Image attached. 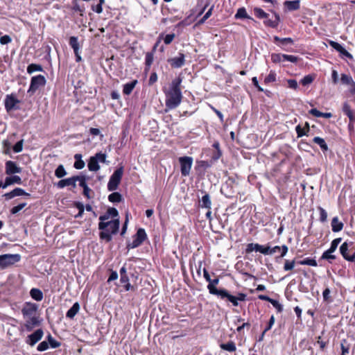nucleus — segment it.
Here are the masks:
<instances>
[{
	"label": "nucleus",
	"instance_id": "obj_22",
	"mask_svg": "<svg viewBox=\"0 0 355 355\" xmlns=\"http://www.w3.org/2000/svg\"><path fill=\"white\" fill-rule=\"evenodd\" d=\"M342 110L343 113L349 118V123H355L354 112L347 102H345L343 103Z\"/></svg>",
	"mask_w": 355,
	"mask_h": 355
},
{
	"label": "nucleus",
	"instance_id": "obj_2",
	"mask_svg": "<svg viewBox=\"0 0 355 355\" xmlns=\"http://www.w3.org/2000/svg\"><path fill=\"white\" fill-rule=\"evenodd\" d=\"M254 13L257 18L258 19H264L263 24L270 28H276L278 27L280 22V16L279 15L275 12V10H271V12L275 16V19H268V14L266 13L262 8L255 7L254 8Z\"/></svg>",
	"mask_w": 355,
	"mask_h": 355
},
{
	"label": "nucleus",
	"instance_id": "obj_16",
	"mask_svg": "<svg viewBox=\"0 0 355 355\" xmlns=\"http://www.w3.org/2000/svg\"><path fill=\"white\" fill-rule=\"evenodd\" d=\"M219 283V278L216 277L215 279H211V281L209 282L207 285V289L209 290V292L211 295H215L219 296L222 292L225 290L223 289H218L216 288V286Z\"/></svg>",
	"mask_w": 355,
	"mask_h": 355
},
{
	"label": "nucleus",
	"instance_id": "obj_45",
	"mask_svg": "<svg viewBox=\"0 0 355 355\" xmlns=\"http://www.w3.org/2000/svg\"><path fill=\"white\" fill-rule=\"evenodd\" d=\"M67 175V171H65L63 165H59L55 171V175L58 178H62Z\"/></svg>",
	"mask_w": 355,
	"mask_h": 355
},
{
	"label": "nucleus",
	"instance_id": "obj_33",
	"mask_svg": "<svg viewBox=\"0 0 355 355\" xmlns=\"http://www.w3.org/2000/svg\"><path fill=\"white\" fill-rule=\"evenodd\" d=\"M80 309V305L78 302H76L73 304V306L67 311L66 313V317L70 319L74 318V316L78 313Z\"/></svg>",
	"mask_w": 355,
	"mask_h": 355
},
{
	"label": "nucleus",
	"instance_id": "obj_52",
	"mask_svg": "<svg viewBox=\"0 0 355 355\" xmlns=\"http://www.w3.org/2000/svg\"><path fill=\"white\" fill-rule=\"evenodd\" d=\"M259 248V243H248L247 245V246H246V248H245V252L247 254H250V253H251L253 251L257 252V248Z\"/></svg>",
	"mask_w": 355,
	"mask_h": 355
},
{
	"label": "nucleus",
	"instance_id": "obj_31",
	"mask_svg": "<svg viewBox=\"0 0 355 355\" xmlns=\"http://www.w3.org/2000/svg\"><path fill=\"white\" fill-rule=\"evenodd\" d=\"M219 346L221 349L229 352H234L236 350V344L232 340H230L227 343H220Z\"/></svg>",
	"mask_w": 355,
	"mask_h": 355
},
{
	"label": "nucleus",
	"instance_id": "obj_17",
	"mask_svg": "<svg viewBox=\"0 0 355 355\" xmlns=\"http://www.w3.org/2000/svg\"><path fill=\"white\" fill-rule=\"evenodd\" d=\"M77 179L78 178H75V176L63 179L60 180L56 184V186L59 189H63L65 187H71L73 189H75L76 187Z\"/></svg>",
	"mask_w": 355,
	"mask_h": 355
},
{
	"label": "nucleus",
	"instance_id": "obj_6",
	"mask_svg": "<svg viewBox=\"0 0 355 355\" xmlns=\"http://www.w3.org/2000/svg\"><path fill=\"white\" fill-rule=\"evenodd\" d=\"M106 162V155L102 153H96L90 157L87 166L90 171H97L100 168L99 164Z\"/></svg>",
	"mask_w": 355,
	"mask_h": 355
},
{
	"label": "nucleus",
	"instance_id": "obj_28",
	"mask_svg": "<svg viewBox=\"0 0 355 355\" xmlns=\"http://www.w3.org/2000/svg\"><path fill=\"white\" fill-rule=\"evenodd\" d=\"M22 183L21 179L18 175H12L7 177L3 183L4 187H8L14 184H21Z\"/></svg>",
	"mask_w": 355,
	"mask_h": 355
},
{
	"label": "nucleus",
	"instance_id": "obj_23",
	"mask_svg": "<svg viewBox=\"0 0 355 355\" xmlns=\"http://www.w3.org/2000/svg\"><path fill=\"white\" fill-rule=\"evenodd\" d=\"M283 4L286 11L291 12L297 10L300 8V0L285 1Z\"/></svg>",
	"mask_w": 355,
	"mask_h": 355
},
{
	"label": "nucleus",
	"instance_id": "obj_14",
	"mask_svg": "<svg viewBox=\"0 0 355 355\" xmlns=\"http://www.w3.org/2000/svg\"><path fill=\"white\" fill-rule=\"evenodd\" d=\"M44 335L42 329H38L33 334L28 336L26 338V343L31 346L35 345L38 341H40Z\"/></svg>",
	"mask_w": 355,
	"mask_h": 355
},
{
	"label": "nucleus",
	"instance_id": "obj_62",
	"mask_svg": "<svg viewBox=\"0 0 355 355\" xmlns=\"http://www.w3.org/2000/svg\"><path fill=\"white\" fill-rule=\"evenodd\" d=\"M259 248H257V252L263 254H270L269 246H263L259 244Z\"/></svg>",
	"mask_w": 355,
	"mask_h": 355
},
{
	"label": "nucleus",
	"instance_id": "obj_43",
	"mask_svg": "<svg viewBox=\"0 0 355 355\" xmlns=\"http://www.w3.org/2000/svg\"><path fill=\"white\" fill-rule=\"evenodd\" d=\"M43 68L40 64H31L27 67V73L29 74L33 73L35 71H42Z\"/></svg>",
	"mask_w": 355,
	"mask_h": 355
},
{
	"label": "nucleus",
	"instance_id": "obj_35",
	"mask_svg": "<svg viewBox=\"0 0 355 355\" xmlns=\"http://www.w3.org/2000/svg\"><path fill=\"white\" fill-rule=\"evenodd\" d=\"M30 295L33 300L38 302L42 300L43 299V293L38 288H32L30 291Z\"/></svg>",
	"mask_w": 355,
	"mask_h": 355
},
{
	"label": "nucleus",
	"instance_id": "obj_53",
	"mask_svg": "<svg viewBox=\"0 0 355 355\" xmlns=\"http://www.w3.org/2000/svg\"><path fill=\"white\" fill-rule=\"evenodd\" d=\"M48 343L52 348H57L60 346V343L55 340L51 334L47 336Z\"/></svg>",
	"mask_w": 355,
	"mask_h": 355
},
{
	"label": "nucleus",
	"instance_id": "obj_11",
	"mask_svg": "<svg viewBox=\"0 0 355 355\" xmlns=\"http://www.w3.org/2000/svg\"><path fill=\"white\" fill-rule=\"evenodd\" d=\"M18 103H19V101L13 94L6 96L4 104L7 112L17 110L18 108L17 105Z\"/></svg>",
	"mask_w": 355,
	"mask_h": 355
},
{
	"label": "nucleus",
	"instance_id": "obj_56",
	"mask_svg": "<svg viewBox=\"0 0 355 355\" xmlns=\"http://www.w3.org/2000/svg\"><path fill=\"white\" fill-rule=\"evenodd\" d=\"M119 230V219H112V235L118 233Z\"/></svg>",
	"mask_w": 355,
	"mask_h": 355
},
{
	"label": "nucleus",
	"instance_id": "obj_39",
	"mask_svg": "<svg viewBox=\"0 0 355 355\" xmlns=\"http://www.w3.org/2000/svg\"><path fill=\"white\" fill-rule=\"evenodd\" d=\"M69 45L73 49V52L79 51L80 45L77 37L71 36L69 38Z\"/></svg>",
	"mask_w": 355,
	"mask_h": 355
},
{
	"label": "nucleus",
	"instance_id": "obj_64",
	"mask_svg": "<svg viewBox=\"0 0 355 355\" xmlns=\"http://www.w3.org/2000/svg\"><path fill=\"white\" fill-rule=\"evenodd\" d=\"M73 10L75 12H80V15H83V12H84V8H82L78 3L77 1H73Z\"/></svg>",
	"mask_w": 355,
	"mask_h": 355
},
{
	"label": "nucleus",
	"instance_id": "obj_59",
	"mask_svg": "<svg viewBox=\"0 0 355 355\" xmlns=\"http://www.w3.org/2000/svg\"><path fill=\"white\" fill-rule=\"evenodd\" d=\"M252 82L253 85L257 89V90L259 92H264L265 94H267L268 92H269V91H268V90L264 91L263 89L259 85V81H258L257 77H253L252 78Z\"/></svg>",
	"mask_w": 355,
	"mask_h": 355
},
{
	"label": "nucleus",
	"instance_id": "obj_9",
	"mask_svg": "<svg viewBox=\"0 0 355 355\" xmlns=\"http://www.w3.org/2000/svg\"><path fill=\"white\" fill-rule=\"evenodd\" d=\"M298 60L299 58L293 55L276 53H273L271 54V61L275 64L280 63L282 62L285 61L291 62L293 63H297Z\"/></svg>",
	"mask_w": 355,
	"mask_h": 355
},
{
	"label": "nucleus",
	"instance_id": "obj_24",
	"mask_svg": "<svg viewBox=\"0 0 355 355\" xmlns=\"http://www.w3.org/2000/svg\"><path fill=\"white\" fill-rule=\"evenodd\" d=\"M212 147L214 148V150L211 155L210 160L214 164L222 156V151L220 148V144L218 141H215L212 144Z\"/></svg>",
	"mask_w": 355,
	"mask_h": 355
},
{
	"label": "nucleus",
	"instance_id": "obj_38",
	"mask_svg": "<svg viewBox=\"0 0 355 355\" xmlns=\"http://www.w3.org/2000/svg\"><path fill=\"white\" fill-rule=\"evenodd\" d=\"M74 158L76 159L73 165L74 168H76V169L83 168L85 166V162L82 159V155L80 154H76L74 155Z\"/></svg>",
	"mask_w": 355,
	"mask_h": 355
},
{
	"label": "nucleus",
	"instance_id": "obj_54",
	"mask_svg": "<svg viewBox=\"0 0 355 355\" xmlns=\"http://www.w3.org/2000/svg\"><path fill=\"white\" fill-rule=\"evenodd\" d=\"M331 254V252H329L328 250L324 251L322 254L321 259H326L331 263L330 260H334L336 258L335 255Z\"/></svg>",
	"mask_w": 355,
	"mask_h": 355
},
{
	"label": "nucleus",
	"instance_id": "obj_20",
	"mask_svg": "<svg viewBox=\"0 0 355 355\" xmlns=\"http://www.w3.org/2000/svg\"><path fill=\"white\" fill-rule=\"evenodd\" d=\"M24 319L26 320L24 327L28 331H32L34 327L38 326L40 323L38 316H33Z\"/></svg>",
	"mask_w": 355,
	"mask_h": 355
},
{
	"label": "nucleus",
	"instance_id": "obj_12",
	"mask_svg": "<svg viewBox=\"0 0 355 355\" xmlns=\"http://www.w3.org/2000/svg\"><path fill=\"white\" fill-rule=\"evenodd\" d=\"M329 43L332 48H334L340 53L341 58L345 57L351 60L353 59L352 55L349 53L340 44L331 40L329 41Z\"/></svg>",
	"mask_w": 355,
	"mask_h": 355
},
{
	"label": "nucleus",
	"instance_id": "obj_3",
	"mask_svg": "<svg viewBox=\"0 0 355 355\" xmlns=\"http://www.w3.org/2000/svg\"><path fill=\"white\" fill-rule=\"evenodd\" d=\"M111 216V208L109 207L105 214L99 217L100 223L98 224V228L101 230L100 232V238L102 240H105L108 242L111 240V233L106 229L110 224L111 220L105 221Z\"/></svg>",
	"mask_w": 355,
	"mask_h": 355
},
{
	"label": "nucleus",
	"instance_id": "obj_29",
	"mask_svg": "<svg viewBox=\"0 0 355 355\" xmlns=\"http://www.w3.org/2000/svg\"><path fill=\"white\" fill-rule=\"evenodd\" d=\"M343 223L339 221L337 216L334 217L331 220V229L334 232H338L343 228Z\"/></svg>",
	"mask_w": 355,
	"mask_h": 355
},
{
	"label": "nucleus",
	"instance_id": "obj_1",
	"mask_svg": "<svg viewBox=\"0 0 355 355\" xmlns=\"http://www.w3.org/2000/svg\"><path fill=\"white\" fill-rule=\"evenodd\" d=\"M182 81V78H176L172 81L168 90L165 92L166 106L169 110L176 108L182 101V94L180 88Z\"/></svg>",
	"mask_w": 355,
	"mask_h": 355
},
{
	"label": "nucleus",
	"instance_id": "obj_41",
	"mask_svg": "<svg viewBox=\"0 0 355 355\" xmlns=\"http://www.w3.org/2000/svg\"><path fill=\"white\" fill-rule=\"evenodd\" d=\"M297 263L300 265H307L314 267L318 266L316 260L310 257H307L303 260L299 261H297Z\"/></svg>",
	"mask_w": 355,
	"mask_h": 355
},
{
	"label": "nucleus",
	"instance_id": "obj_7",
	"mask_svg": "<svg viewBox=\"0 0 355 355\" xmlns=\"http://www.w3.org/2000/svg\"><path fill=\"white\" fill-rule=\"evenodd\" d=\"M46 78L42 75H37L33 76L31 80L30 87L28 89V93L33 95L41 87L46 84Z\"/></svg>",
	"mask_w": 355,
	"mask_h": 355
},
{
	"label": "nucleus",
	"instance_id": "obj_55",
	"mask_svg": "<svg viewBox=\"0 0 355 355\" xmlns=\"http://www.w3.org/2000/svg\"><path fill=\"white\" fill-rule=\"evenodd\" d=\"M26 206V202L20 203L18 205L13 207L10 209V212H11L12 214H16L19 211H21L23 208H24Z\"/></svg>",
	"mask_w": 355,
	"mask_h": 355
},
{
	"label": "nucleus",
	"instance_id": "obj_49",
	"mask_svg": "<svg viewBox=\"0 0 355 355\" xmlns=\"http://www.w3.org/2000/svg\"><path fill=\"white\" fill-rule=\"evenodd\" d=\"M318 210L320 212V221L321 223H325L327 219V213L324 208L322 207H318Z\"/></svg>",
	"mask_w": 355,
	"mask_h": 355
},
{
	"label": "nucleus",
	"instance_id": "obj_36",
	"mask_svg": "<svg viewBox=\"0 0 355 355\" xmlns=\"http://www.w3.org/2000/svg\"><path fill=\"white\" fill-rule=\"evenodd\" d=\"M313 141L320 146L321 150L324 153L328 150V146L326 144L324 139L320 137H315L313 139Z\"/></svg>",
	"mask_w": 355,
	"mask_h": 355
},
{
	"label": "nucleus",
	"instance_id": "obj_30",
	"mask_svg": "<svg viewBox=\"0 0 355 355\" xmlns=\"http://www.w3.org/2000/svg\"><path fill=\"white\" fill-rule=\"evenodd\" d=\"M196 170H203L206 171L207 168H210L214 163L211 160H200L196 162Z\"/></svg>",
	"mask_w": 355,
	"mask_h": 355
},
{
	"label": "nucleus",
	"instance_id": "obj_27",
	"mask_svg": "<svg viewBox=\"0 0 355 355\" xmlns=\"http://www.w3.org/2000/svg\"><path fill=\"white\" fill-rule=\"evenodd\" d=\"M137 83H138L137 80H133L123 85V94L127 95V96L130 95L132 92L134 88L137 85Z\"/></svg>",
	"mask_w": 355,
	"mask_h": 355
},
{
	"label": "nucleus",
	"instance_id": "obj_51",
	"mask_svg": "<svg viewBox=\"0 0 355 355\" xmlns=\"http://www.w3.org/2000/svg\"><path fill=\"white\" fill-rule=\"evenodd\" d=\"M340 80L343 84L349 85H351V84L354 82L352 78L350 76L345 74V73L341 74Z\"/></svg>",
	"mask_w": 355,
	"mask_h": 355
},
{
	"label": "nucleus",
	"instance_id": "obj_13",
	"mask_svg": "<svg viewBox=\"0 0 355 355\" xmlns=\"http://www.w3.org/2000/svg\"><path fill=\"white\" fill-rule=\"evenodd\" d=\"M168 62L172 68H180L185 63V55L182 53H179L178 56L169 58Z\"/></svg>",
	"mask_w": 355,
	"mask_h": 355
},
{
	"label": "nucleus",
	"instance_id": "obj_15",
	"mask_svg": "<svg viewBox=\"0 0 355 355\" xmlns=\"http://www.w3.org/2000/svg\"><path fill=\"white\" fill-rule=\"evenodd\" d=\"M123 174V166H120L112 174V191L118 189Z\"/></svg>",
	"mask_w": 355,
	"mask_h": 355
},
{
	"label": "nucleus",
	"instance_id": "obj_34",
	"mask_svg": "<svg viewBox=\"0 0 355 355\" xmlns=\"http://www.w3.org/2000/svg\"><path fill=\"white\" fill-rule=\"evenodd\" d=\"M235 19H248L254 20L252 17L249 16L244 7L240 8L237 10L236 13L234 15Z\"/></svg>",
	"mask_w": 355,
	"mask_h": 355
},
{
	"label": "nucleus",
	"instance_id": "obj_37",
	"mask_svg": "<svg viewBox=\"0 0 355 355\" xmlns=\"http://www.w3.org/2000/svg\"><path fill=\"white\" fill-rule=\"evenodd\" d=\"M277 80V73L275 71L270 70V73L264 78L263 83L265 85H270V83H275Z\"/></svg>",
	"mask_w": 355,
	"mask_h": 355
},
{
	"label": "nucleus",
	"instance_id": "obj_32",
	"mask_svg": "<svg viewBox=\"0 0 355 355\" xmlns=\"http://www.w3.org/2000/svg\"><path fill=\"white\" fill-rule=\"evenodd\" d=\"M273 42L278 45L293 44L294 43L293 40L291 37L280 38L277 35L273 37Z\"/></svg>",
	"mask_w": 355,
	"mask_h": 355
},
{
	"label": "nucleus",
	"instance_id": "obj_44",
	"mask_svg": "<svg viewBox=\"0 0 355 355\" xmlns=\"http://www.w3.org/2000/svg\"><path fill=\"white\" fill-rule=\"evenodd\" d=\"M295 259H293V260L285 259L284 265V271L293 270L295 268Z\"/></svg>",
	"mask_w": 355,
	"mask_h": 355
},
{
	"label": "nucleus",
	"instance_id": "obj_60",
	"mask_svg": "<svg viewBox=\"0 0 355 355\" xmlns=\"http://www.w3.org/2000/svg\"><path fill=\"white\" fill-rule=\"evenodd\" d=\"M24 140L21 139L17 141L13 146V150L15 153H20L23 150Z\"/></svg>",
	"mask_w": 355,
	"mask_h": 355
},
{
	"label": "nucleus",
	"instance_id": "obj_42",
	"mask_svg": "<svg viewBox=\"0 0 355 355\" xmlns=\"http://www.w3.org/2000/svg\"><path fill=\"white\" fill-rule=\"evenodd\" d=\"M121 286H123L125 291H128L132 287L130 284L129 283V279L128 275H122L120 278Z\"/></svg>",
	"mask_w": 355,
	"mask_h": 355
},
{
	"label": "nucleus",
	"instance_id": "obj_48",
	"mask_svg": "<svg viewBox=\"0 0 355 355\" xmlns=\"http://www.w3.org/2000/svg\"><path fill=\"white\" fill-rule=\"evenodd\" d=\"M14 197L16 196H25L26 197H30L31 194L26 192L24 189L21 188H15L12 190Z\"/></svg>",
	"mask_w": 355,
	"mask_h": 355
},
{
	"label": "nucleus",
	"instance_id": "obj_5",
	"mask_svg": "<svg viewBox=\"0 0 355 355\" xmlns=\"http://www.w3.org/2000/svg\"><path fill=\"white\" fill-rule=\"evenodd\" d=\"M148 239L147 234L144 228H139L136 234L133 236V241L127 244V248L133 249L140 246L146 240Z\"/></svg>",
	"mask_w": 355,
	"mask_h": 355
},
{
	"label": "nucleus",
	"instance_id": "obj_61",
	"mask_svg": "<svg viewBox=\"0 0 355 355\" xmlns=\"http://www.w3.org/2000/svg\"><path fill=\"white\" fill-rule=\"evenodd\" d=\"M213 8L214 6H212L209 9V10L205 13V15L202 17V18H201L199 21H198V24H202L203 23L205 22V21L212 14V10H213Z\"/></svg>",
	"mask_w": 355,
	"mask_h": 355
},
{
	"label": "nucleus",
	"instance_id": "obj_50",
	"mask_svg": "<svg viewBox=\"0 0 355 355\" xmlns=\"http://www.w3.org/2000/svg\"><path fill=\"white\" fill-rule=\"evenodd\" d=\"M314 77L312 75H306L300 80V83L303 86H306L307 85L312 83Z\"/></svg>",
	"mask_w": 355,
	"mask_h": 355
},
{
	"label": "nucleus",
	"instance_id": "obj_10",
	"mask_svg": "<svg viewBox=\"0 0 355 355\" xmlns=\"http://www.w3.org/2000/svg\"><path fill=\"white\" fill-rule=\"evenodd\" d=\"M38 305L32 302H26L21 309L24 318L36 316Z\"/></svg>",
	"mask_w": 355,
	"mask_h": 355
},
{
	"label": "nucleus",
	"instance_id": "obj_46",
	"mask_svg": "<svg viewBox=\"0 0 355 355\" xmlns=\"http://www.w3.org/2000/svg\"><path fill=\"white\" fill-rule=\"evenodd\" d=\"M341 240H342L341 238H336V239H334L331 243L330 248L328 249L329 252H331V253L334 252L336 251V250L337 249L338 245L341 242Z\"/></svg>",
	"mask_w": 355,
	"mask_h": 355
},
{
	"label": "nucleus",
	"instance_id": "obj_40",
	"mask_svg": "<svg viewBox=\"0 0 355 355\" xmlns=\"http://www.w3.org/2000/svg\"><path fill=\"white\" fill-rule=\"evenodd\" d=\"M341 348V354L340 355H347L349 352L350 345L348 343L346 339H343L341 340L340 343Z\"/></svg>",
	"mask_w": 355,
	"mask_h": 355
},
{
	"label": "nucleus",
	"instance_id": "obj_19",
	"mask_svg": "<svg viewBox=\"0 0 355 355\" xmlns=\"http://www.w3.org/2000/svg\"><path fill=\"white\" fill-rule=\"evenodd\" d=\"M349 245L347 242H344L340 247V252L343 257L351 262H355V252L352 255L348 254Z\"/></svg>",
	"mask_w": 355,
	"mask_h": 355
},
{
	"label": "nucleus",
	"instance_id": "obj_26",
	"mask_svg": "<svg viewBox=\"0 0 355 355\" xmlns=\"http://www.w3.org/2000/svg\"><path fill=\"white\" fill-rule=\"evenodd\" d=\"M309 130L310 126L308 122H305L304 128H302L300 124L295 127V131L298 138L307 135Z\"/></svg>",
	"mask_w": 355,
	"mask_h": 355
},
{
	"label": "nucleus",
	"instance_id": "obj_21",
	"mask_svg": "<svg viewBox=\"0 0 355 355\" xmlns=\"http://www.w3.org/2000/svg\"><path fill=\"white\" fill-rule=\"evenodd\" d=\"M202 193L204 195L202 196L199 201V206L201 208L211 209V200L210 196L206 191H202Z\"/></svg>",
	"mask_w": 355,
	"mask_h": 355
},
{
	"label": "nucleus",
	"instance_id": "obj_63",
	"mask_svg": "<svg viewBox=\"0 0 355 355\" xmlns=\"http://www.w3.org/2000/svg\"><path fill=\"white\" fill-rule=\"evenodd\" d=\"M75 178L77 179V182H79V186L82 188L86 187L87 183H86V179L85 176L83 175H76L75 176Z\"/></svg>",
	"mask_w": 355,
	"mask_h": 355
},
{
	"label": "nucleus",
	"instance_id": "obj_57",
	"mask_svg": "<svg viewBox=\"0 0 355 355\" xmlns=\"http://www.w3.org/2000/svg\"><path fill=\"white\" fill-rule=\"evenodd\" d=\"M270 303L277 309L278 313L283 311V306L277 300L272 299Z\"/></svg>",
	"mask_w": 355,
	"mask_h": 355
},
{
	"label": "nucleus",
	"instance_id": "obj_8",
	"mask_svg": "<svg viewBox=\"0 0 355 355\" xmlns=\"http://www.w3.org/2000/svg\"><path fill=\"white\" fill-rule=\"evenodd\" d=\"M21 257L18 254H5L0 255V267L5 268L19 261Z\"/></svg>",
	"mask_w": 355,
	"mask_h": 355
},
{
	"label": "nucleus",
	"instance_id": "obj_25",
	"mask_svg": "<svg viewBox=\"0 0 355 355\" xmlns=\"http://www.w3.org/2000/svg\"><path fill=\"white\" fill-rule=\"evenodd\" d=\"M219 296L221 299L226 298L234 306H237L239 305L236 296L231 295L226 289H225Z\"/></svg>",
	"mask_w": 355,
	"mask_h": 355
},
{
	"label": "nucleus",
	"instance_id": "obj_47",
	"mask_svg": "<svg viewBox=\"0 0 355 355\" xmlns=\"http://www.w3.org/2000/svg\"><path fill=\"white\" fill-rule=\"evenodd\" d=\"M154 53L150 51L146 53L145 55V65H152L154 61Z\"/></svg>",
	"mask_w": 355,
	"mask_h": 355
},
{
	"label": "nucleus",
	"instance_id": "obj_58",
	"mask_svg": "<svg viewBox=\"0 0 355 355\" xmlns=\"http://www.w3.org/2000/svg\"><path fill=\"white\" fill-rule=\"evenodd\" d=\"M275 316L272 315H271V317H270V320H269V321H268V322L267 324V326L266 327V328L263 331V334H265L268 331L271 329L272 327L275 324Z\"/></svg>",
	"mask_w": 355,
	"mask_h": 355
},
{
	"label": "nucleus",
	"instance_id": "obj_18",
	"mask_svg": "<svg viewBox=\"0 0 355 355\" xmlns=\"http://www.w3.org/2000/svg\"><path fill=\"white\" fill-rule=\"evenodd\" d=\"M21 172V168L18 166L15 162L7 161L6 162V173L8 175L20 173Z\"/></svg>",
	"mask_w": 355,
	"mask_h": 355
},
{
	"label": "nucleus",
	"instance_id": "obj_4",
	"mask_svg": "<svg viewBox=\"0 0 355 355\" xmlns=\"http://www.w3.org/2000/svg\"><path fill=\"white\" fill-rule=\"evenodd\" d=\"M178 162L180 167V173L182 177H187L190 175L192 168L193 159L189 156H182L178 157Z\"/></svg>",
	"mask_w": 355,
	"mask_h": 355
}]
</instances>
